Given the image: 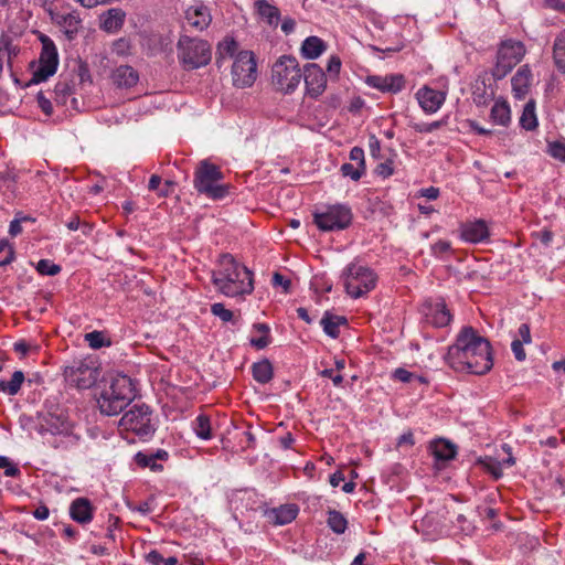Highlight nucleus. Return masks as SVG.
Returning <instances> with one entry per match:
<instances>
[{
	"instance_id": "864d4df0",
	"label": "nucleus",
	"mask_w": 565,
	"mask_h": 565,
	"mask_svg": "<svg viewBox=\"0 0 565 565\" xmlns=\"http://www.w3.org/2000/svg\"><path fill=\"white\" fill-rule=\"evenodd\" d=\"M548 147H550L548 152L553 158L565 162V145L564 143H562L559 141H555V142L550 143Z\"/></svg>"
},
{
	"instance_id": "680f3d73",
	"label": "nucleus",
	"mask_w": 565,
	"mask_h": 565,
	"mask_svg": "<svg viewBox=\"0 0 565 565\" xmlns=\"http://www.w3.org/2000/svg\"><path fill=\"white\" fill-rule=\"evenodd\" d=\"M523 344L520 339H515L511 343L512 352L518 361H524L526 358V353L523 349Z\"/></svg>"
},
{
	"instance_id": "1a4fd4ad",
	"label": "nucleus",
	"mask_w": 565,
	"mask_h": 565,
	"mask_svg": "<svg viewBox=\"0 0 565 565\" xmlns=\"http://www.w3.org/2000/svg\"><path fill=\"white\" fill-rule=\"evenodd\" d=\"M42 51L39 58V67L33 72L30 84H39L56 73L58 66V53L54 42L44 34L40 35Z\"/></svg>"
},
{
	"instance_id": "cd10ccee",
	"label": "nucleus",
	"mask_w": 565,
	"mask_h": 565,
	"mask_svg": "<svg viewBox=\"0 0 565 565\" xmlns=\"http://www.w3.org/2000/svg\"><path fill=\"white\" fill-rule=\"evenodd\" d=\"M323 331L331 338L335 339L339 337V327L347 324V318L343 316H337L330 311H326L321 321Z\"/></svg>"
},
{
	"instance_id": "423d86ee",
	"label": "nucleus",
	"mask_w": 565,
	"mask_h": 565,
	"mask_svg": "<svg viewBox=\"0 0 565 565\" xmlns=\"http://www.w3.org/2000/svg\"><path fill=\"white\" fill-rule=\"evenodd\" d=\"M178 57L186 70L205 66L211 60V49L206 41L182 35L178 41Z\"/></svg>"
},
{
	"instance_id": "72a5a7b5",
	"label": "nucleus",
	"mask_w": 565,
	"mask_h": 565,
	"mask_svg": "<svg viewBox=\"0 0 565 565\" xmlns=\"http://www.w3.org/2000/svg\"><path fill=\"white\" fill-rule=\"evenodd\" d=\"M491 119L493 122L507 126L511 120L510 107L505 100L497 102L491 108Z\"/></svg>"
},
{
	"instance_id": "e2e57ef3",
	"label": "nucleus",
	"mask_w": 565,
	"mask_h": 565,
	"mask_svg": "<svg viewBox=\"0 0 565 565\" xmlns=\"http://www.w3.org/2000/svg\"><path fill=\"white\" fill-rule=\"evenodd\" d=\"M392 163H393V161H391V160H387V161H385V162L380 163V164L376 167L375 172H376L379 175L383 177V178H387V177L392 175V174H393V172H394L393 167H392Z\"/></svg>"
},
{
	"instance_id": "603ef678",
	"label": "nucleus",
	"mask_w": 565,
	"mask_h": 565,
	"mask_svg": "<svg viewBox=\"0 0 565 565\" xmlns=\"http://www.w3.org/2000/svg\"><path fill=\"white\" fill-rule=\"evenodd\" d=\"M447 121L445 119L433 121L430 124H414L412 127L417 132H431L434 130L439 129L440 127L445 126Z\"/></svg>"
},
{
	"instance_id": "9d476101",
	"label": "nucleus",
	"mask_w": 565,
	"mask_h": 565,
	"mask_svg": "<svg viewBox=\"0 0 565 565\" xmlns=\"http://www.w3.org/2000/svg\"><path fill=\"white\" fill-rule=\"evenodd\" d=\"M233 84L237 87H249L257 76L256 61L253 52H239L232 66Z\"/></svg>"
},
{
	"instance_id": "bb28decb",
	"label": "nucleus",
	"mask_w": 565,
	"mask_h": 565,
	"mask_svg": "<svg viewBox=\"0 0 565 565\" xmlns=\"http://www.w3.org/2000/svg\"><path fill=\"white\" fill-rule=\"evenodd\" d=\"M327 50V44L318 36H308L302 45L301 53L308 60L318 58Z\"/></svg>"
},
{
	"instance_id": "ddd939ff",
	"label": "nucleus",
	"mask_w": 565,
	"mask_h": 565,
	"mask_svg": "<svg viewBox=\"0 0 565 565\" xmlns=\"http://www.w3.org/2000/svg\"><path fill=\"white\" fill-rule=\"evenodd\" d=\"M366 83L382 92L397 93L404 87L405 79L402 74L386 76L371 75L366 77Z\"/></svg>"
},
{
	"instance_id": "4d7b16f0",
	"label": "nucleus",
	"mask_w": 565,
	"mask_h": 565,
	"mask_svg": "<svg viewBox=\"0 0 565 565\" xmlns=\"http://www.w3.org/2000/svg\"><path fill=\"white\" fill-rule=\"evenodd\" d=\"M0 468L6 469L4 473L7 476H15L19 473V468L15 467L6 456H0Z\"/></svg>"
},
{
	"instance_id": "7ed1b4c3",
	"label": "nucleus",
	"mask_w": 565,
	"mask_h": 565,
	"mask_svg": "<svg viewBox=\"0 0 565 565\" xmlns=\"http://www.w3.org/2000/svg\"><path fill=\"white\" fill-rule=\"evenodd\" d=\"M132 381L127 375H117L105 387L97 398V404L102 414L106 416L118 415L135 398Z\"/></svg>"
},
{
	"instance_id": "a18cd8bd",
	"label": "nucleus",
	"mask_w": 565,
	"mask_h": 565,
	"mask_svg": "<svg viewBox=\"0 0 565 565\" xmlns=\"http://www.w3.org/2000/svg\"><path fill=\"white\" fill-rule=\"evenodd\" d=\"M14 259V249L8 241H0V266H6Z\"/></svg>"
},
{
	"instance_id": "9b49d317",
	"label": "nucleus",
	"mask_w": 565,
	"mask_h": 565,
	"mask_svg": "<svg viewBox=\"0 0 565 565\" xmlns=\"http://www.w3.org/2000/svg\"><path fill=\"white\" fill-rule=\"evenodd\" d=\"M352 221L351 210L345 205H333L324 213L315 214V223L321 231H339Z\"/></svg>"
},
{
	"instance_id": "7c9ffc66",
	"label": "nucleus",
	"mask_w": 565,
	"mask_h": 565,
	"mask_svg": "<svg viewBox=\"0 0 565 565\" xmlns=\"http://www.w3.org/2000/svg\"><path fill=\"white\" fill-rule=\"evenodd\" d=\"M253 377L260 384H266L273 379V365L267 360L264 359L259 362H256L252 366Z\"/></svg>"
},
{
	"instance_id": "79ce46f5",
	"label": "nucleus",
	"mask_w": 565,
	"mask_h": 565,
	"mask_svg": "<svg viewBox=\"0 0 565 565\" xmlns=\"http://www.w3.org/2000/svg\"><path fill=\"white\" fill-rule=\"evenodd\" d=\"M85 341L92 349H100L103 347H109L110 341L105 337L102 331L88 332L84 335Z\"/></svg>"
},
{
	"instance_id": "09e8293b",
	"label": "nucleus",
	"mask_w": 565,
	"mask_h": 565,
	"mask_svg": "<svg viewBox=\"0 0 565 565\" xmlns=\"http://www.w3.org/2000/svg\"><path fill=\"white\" fill-rule=\"evenodd\" d=\"M131 50V43L126 38H120L116 40L111 45V52L119 55V56H126L130 53Z\"/></svg>"
},
{
	"instance_id": "dca6fc26",
	"label": "nucleus",
	"mask_w": 565,
	"mask_h": 565,
	"mask_svg": "<svg viewBox=\"0 0 565 565\" xmlns=\"http://www.w3.org/2000/svg\"><path fill=\"white\" fill-rule=\"evenodd\" d=\"M417 100L424 111L436 113L445 102V94L428 87L419 89L416 94Z\"/></svg>"
},
{
	"instance_id": "6e6d98bb",
	"label": "nucleus",
	"mask_w": 565,
	"mask_h": 565,
	"mask_svg": "<svg viewBox=\"0 0 565 565\" xmlns=\"http://www.w3.org/2000/svg\"><path fill=\"white\" fill-rule=\"evenodd\" d=\"M341 70V60L337 55H332L328 62L327 71L329 75L332 77H337Z\"/></svg>"
},
{
	"instance_id": "f704fd0d",
	"label": "nucleus",
	"mask_w": 565,
	"mask_h": 565,
	"mask_svg": "<svg viewBox=\"0 0 565 565\" xmlns=\"http://www.w3.org/2000/svg\"><path fill=\"white\" fill-rule=\"evenodd\" d=\"M24 381L22 371H15L9 381L0 380V391L8 395H15Z\"/></svg>"
},
{
	"instance_id": "de8ad7c7",
	"label": "nucleus",
	"mask_w": 565,
	"mask_h": 565,
	"mask_svg": "<svg viewBox=\"0 0 565 565\" xmlns=\"http://www.w3.org/2000/svg\"><path fill=\"white\" fill-rule=\"evenodd\" d=\"M513 67L514 66H512L510 63H507L505 61H501V58L497 56V63H495L494 67L492 68V76L495 79H502L511 72V70Z\"/></svg>"
},
{
	"instance_id": "0eeeda50",
	"label": "nucleus",
	"mask_w": 565,
	"mask_h": 565,
	"mask_svg": "<svg viewBox=\"0 0 565 565\" xmlns=\"http://www.w3.org/2000/svg\"><path fill=\"white\" fill-rule=\"evenodd\" d=\"M119 427L132 431L142 439L150 438L156 431L152 412L146 404H135L119 420Z\"/></svg>"
},
{
	"instance_id": "f257e3e1",
	"label": "nucleus",
	"mask_w": 565,
	"mask_h": 565,
	"mask_svg": "<svg viewBox=\"0 0 565 565\" xmlns=\"http://www.w3.org/2000/svg\"><path fill=\"white\" fill-rule=\"evenodd\" d=\"M446 361L455 371L483 375L493 366L492 347L488 339L467 326L448 348Z\"/></svg>"
},
{
	"instance_id": "a878e982",
	"label": "nucleus",
	"mask_w": 565,
	"mask_h": 565,
	"mask_svg": "<svg viewBox=\"0 0 565 565\" xmlns=\"http://www.w3.org/2000/svg\"><path fill=\"white\" fill-rule=\"evenodd\" d=\"M494 97L492 89L489 90L486 79L479 76L472 84V99L477 106H484Z\"/></svg>"
},
{
	"instance_id": "2eb2a0df",
	"label": "nucleus",
	"mask_w": 565,
	"mask_h": 565,
	"mask_svg": "<svg viewBox=\"0 0 565 565\" xmlns=\"http://www.w3.org/2000/svg\"><path fill=\"white\" fill-rule=\"evenodd\" d=\"M169 457L168 452L163 449L156 451H139L135 455L134 460L140 468H149L151 471L162 470V465L159 461H164Z\"/></svg>"
},
{
	"instance_id": "c756f323",
	"label": "nucleus",
	"mask_w": 565,
	"mask_h": 565,
	"mask_svg": "<svg viewBox=\"0 0 565 565\" xmlns=\"http://www.w3.org/2000/svg\"><path fill=\"white\" fill-rule=\"evenodd\" d=\"M125 12L121 9H110L105 15L102 28L106 32L114 33L121 29L125 21Z\"/></svg>"
},
{
	"instance_id": "8fccbe9b",
	"label": "nucleus",
	"mask_w": 565,
	"mask_h": 565,
	"mask_svg": "<svg viewBox=\"0 0 565 565\" xmlns=\"http://www.w3.org/2000/svg\"><path fill=\"white\" fill-rule=\"evenodd\" d=\"M211 312L224 322H230L233 320V312L226 309L223 303H213L211 307Z\"/></svg>"
},
{
	"instance_id": "a211bd4d",
	"label": "nucleus",
	"mask_w": 565,
	"mask_h": 565,
	"mask_svg": "<svg viewBox=\"0 0 565 565\" xmlns=\"http://www.w3.org/2000/svg\"><path fill=\"white\" fill-rule=\"evenodd\" d=\"M52 20L64 29L66 35L72 39L81 28L82 20L76 11L68 13H51Z\"/></svg>"
},
{
	"instance_id": "5701e85b",
	"label": "nucleus",
	"mask_w": 565,
	"mask_h": 565,
	"mask_svg": "<svg viewBox=\"0 0 565 565\" xmlns=\"http://www.w3.org/2000/svg\"><path fill=\"white\" fill-rule=\"evenodd\" d=\"M461 236L463 239L471 243H479L488 238L489 232L484 221L479 220L473 223L467 224L462 228Z\"/></svg>"
},
{
	"instance_id": "e433bc0d",
	"label": "nucleus",
	"mask_w": 565,
	"mask_h": 565,
	"mask_svg": "<svg viewBox=\"0 0 565 565\" xmlns=\"http://www.w3.org/2000/svg\"><path fill=\"white\" fill-rule=\"evenodd\" d=\"M327 524L334 533L342 534L347 530L348 521L342 513L329 510Z\"/></svg>"
},
{
	"instance_id": "58836bf2",
	"label": "nucleus",
	"mask_w": 565,
	"mask_h": 565,
	"mask_svg": "<svg viewBox=\"0 0 565 565\" xmlns=\"http://www.w3.org/2000/svg\"><path fill=\"white\" fill-rule=\"evenodd\" d=\"M345 475L343 470H338L329 477V482L333 488L341 486V490L345 493H350L354 490L355 483L352 480L345 481Z\"/></svg>"
},
{
	"instance_id": "bf43d9fd",
	"label": "nucleus",
	"mask_w": 565,
	"mask_h": 565,
	"mask_svg": "<svg viewBox=\"0 0 565 565\" xmlns=\"http://www.w3.org/2000/svg\"><path fill=\"white\" fill-rule=\"evenodd\" d=\"M350 159L352 161H356L358 166L365 170V160H364V151L360 147H354L350 151Z\"/></svg>"
},
{
	"instance_id": "4be33fe9",
	"label": "nucleus",
	"mask_w": 565,
	"mask_h": 565,
	"mask_svg": "<svg viewBox=\"0 0 565 565\" xmlns=\"http://www.w3.org/2000/svg\"><path fill=\"white\" fill-rule=\"evenodd\" d=\"M270 342V327L266 323H254L250 330L249 344L257 350H263Z\"/></svg>"
},
{
	"instance_id": "a19ab883",
	"label": "nucleus",
	"mask_w": 565,
	"mask_h": 565,
	"mask_svg": "<svg viewBox=\"0 0 565 565\" xmlns=\"http://www.w3.org/2000/svg\"><path fill=\"white\" fill-rule=\"evenodd\" d=\"M125 499L129 509L137 511L142 515L151 513L154 509L153 498H148L146 501L138 504L134 501V497H125Z\"/></svg>"
},
{
	"instance_id": "5fc2aeb1",
	"label": "nucleus",
	"mask_w": 565,
	"mask_h": 565,
	"mask_svg": "<svg viewBox=\"0 0 565 565\" xmlns=\"http://www.w3.org/2000/svg\"><path fill=\"white\" fill-rule=\"evenodd\" d=\"M301 77H302V74H301L300 70L295 71V73L291 74L290 77L288 75L286 78V79H288V84L285 87V94L294 92L296 89V87L299 85Z\"/></svg>"
},
{
	"instance_id": "c03bdc74",
	"label": "nucleus",
	"mask_w": 565,
	"mask_h": 565,
	"mask_svg": "<svg viewBox=\"0 0 565 565\" xmlns=\"http://www.w3.org/2000/svg\"><path fill=\"white\" fill-rule=\"evenodd\" d=\"M36 270L41 275L55 276L61 271V266L50 259H41L36 264Z\"/></svg>"
},
{
	"instance_id": "3c124183",
	"label": "nucleus",
	"mask_w": 565,
	"mask_h": 565,
	"mask_svg": "<svg viewBox=\"0 0 565 565\" xmlns=\"http://www.w3.org/2000/svg\"><path fill=\"white\" fill-rule=\"evenodd\" d=\"M365 170H362V168L358 167L354 168L351 163H343L341 166V172L344 177H350L353 181H358L361 179L362 174Z\"/></svg>"
},
{
	"instance_id": "ea45409f",
	"label": "nucleus",
	"mask_w": 565,
	"mask_h": 565,
	"mask_svg": "<svg viewBox=\"0 0 565 565\" xmlns=\"http://www.w3.org/2000/svg\"><path fill=\"white\" fill-rule=\"evenodd\" d=\"M488 473H490L494 480H498L502 476L501 462L492 457L479 458L477 461Z\"/></svg>"
},
{
	"instance_id": "39448f33",
	"label": "nucleus",
	"mask_w": 565,
	"mask_h": 565,
	"mask_svg": "<svg viewBox=\"0 0 565 565\" xmlns=\"http://www.w3.org/2000/svg\"><path fill=\"white\" fill-rule=\"evenodd\" d=\"M99 374L100 364L93 355L73 359L63 367V375L67 384L81 390L95 385Z\"/></svg>"
},
{
	"instance_id": "69168bd1",
	"label": "nucleus",
	"mask_w": 565,
	"mask_h": 565,
	"mask_svg": "<svg viewBox=\"0 0 565 565\" xmlns=\"http://www.w3.org/2000/svg\"><path fill=\"white\" fill-rule=\"evenodd\" d=\"M298 512L299 509L296 504H285V524L294 521Z\"/></svg>"
},
{
	"instance_id": "b1692460",
	"label": "nucleus",
	"mask_w": 565,
	"mask_h": 565,
	"mask_svg": "<svg viewBox=\"0 0 565 565\" xmlns=\"http://www.w3.org/2000/svg\"><path fill=\"white\" fill-rule=\"evenodd\" d=\"M427 316L431 317V323L438 328L448 326L451 320V315L443 299L436 301L434 305H429V313H427Z\"/></svg>"
},
{
	"instance_id": "412c9836",
	"label": "nucleus",
	"mask_w": 565,
	"mask_h": 565,
	"mask_svg": "<svg viewBox=\"0 0 565 565\" xmlns=\"http://www.w3.org/2000/svg\"><path fill=\"white\" fill-rule=\"evenodd\" d=\"M531 76L530 67L527 65H522L512 77L511 83L515 98L522 99L526 95L530 87Z\"/></svg>"
},
{
	"instance_id": "6e6552de",
	"label": "nucleus",
	"mask_w": 565,
	"mask_h": 565,
	"mask_svg": "<svg viewBox=\"0 0 565 565\" xmlns=\"http://www.w3.org/2000/svg\"><path fill=\"white\" fill-rule=\"evenodd\" d=\"M342 277L345 290L352 298H359L375 287L376 276L369 267L350 264Z\"/></svg>"
},
{
	"instance_id": "c9c22d12",
	"label": "nucleus",
	"mask_w": 565,
	"mask_h": 565,
	"mask_svg": "<svg viewBox=\"0 0 565 565\" xmlns=\"http://www.w3.org/2000/svg\"><path fill=\"white\" fill-rule=\"evenodd\" d=\"M192 426H193V430H194L195 435L199 438L204 439V440L212 438L211 422H210L209 416H206L204 414L199 415L194 419Z\"/></svg>"
},
{
	"instance_id": "c85d7f7f",
	"label": "nucleus",
	"mask_w": 565,
	"mask_h": 565,
	"mask_svg": "<svg viewBox=\"0 0 565 565\" xmlns=\"http://www.w3.org/2000/svg\"><path fill=\"white\" fill-rule=\"evenodd\" d=\"M255 8L258 15L269 25H277L280 19V12L277 7L271 6L266 0L255 1Z\"/></svg>"
},
{
	"instance_id": "13d9d810",
	"label": "nucleus",
	"mask_w": 565,
	"mask_h": 565,
	"mask_svg": "<svg viewBox=\"0 0 565 565\" xmlns=\"http://www.w3.org/2000/svg\"><path fill=\"white\" fill-rule=\"evenodd\" d=\"M36 100H38L39 107L42 109V111L45 115L52 114V111H53L52 103L42 92H40L38 94Z\"/></svg>"
},
{
	"instance_id": "393cba45",
	"label": "nucleus",
	"mask_w": 565,
	"mask_h": 565,
	"mask_svg": "<svg viewBox=\"0 0 565 565\" xmlns=\"http://www.w3.org/2000/svg\"><path fill=\"white\" fill-rule=\"evenodd\" d=\"M430 449L437 461L451 460L456 457L457 454V447L446 439H438L433 441L430 444Z\"/></svg>"
},
{
	"instance_id": "20e7f679",
	"label": "nucleus",
	"mask_w": 565,
	"mask_h": 565,
	"mask_svg": "<svg viewBox=\"0 0 565 565\" xmlns=\"http://www.w3.org/2000/svg\"><path fill=\"white\" fill-rule=\"evenodd\" d=\"M224 174L221 169L209 160L199 162L193 178V186L211 200H222L230 193V185L222 183Z\"/></svg>"
},
{
	"instance_id": "4c0bfd02",
	"label": "nucleus",
	"mask_w": 565,
	"mask_h": 565,
	"mask_svg": "<svg viewBox=\"0 0 565 565\" xmlns=\"http://www.w3.org/2000/svg\"><path fill=\"white\" fill-rule=\"evenodd\" d=\"M553 56L558 70L565 72V30L555 40Z\"/></svg>"
},
{
	"instance_id": "f3484780",
	"label": "nucleus",
	"mask_w": 565,
	"mask_h": 565,
	"mask_svg": "<svg viewBox=\"0 0 565 565\" xmlns=\"http://www.w3.org/2000/svg\"><path fill=\"white\" fill-rule=\"evenodd\" d=\"M525 47L523 43L518 41H503L498 50V57L501 61H505L510 63L512 66H515L524 56Z\"/></svg>"
},
{
	"instance_id": "0e129e2a",
	"label": "nucleus",
	"mask_w": 565,
	"mask_h": 565,
	"mask_svg": "<svg viewBox=\"0 0 565 565\" xmlns=\"http://www.w3.org/2000/svg\"><path fill=\"white\" fill-rule=\"evenodd\" d=\"M282 66V56L278 57L273 66V84L280 85L282 83V77L280 75L279 68Z\"/></svg>"
},
{
	"instance_id": "774afa93",
	"label": "nucleus",
	"mask_w": 565,
	"mask_h": 565,
	"mask_svg": "<svg viewBox=\"0 0 565 565\" xmlns=\"http://www.w3.org/2000/svg\"><path fill=\"white\" fill-rule=\"evenodd\" d=\"M146 559L152 565H163L164 557L158 551H151L147 554Z\"/></svg>"
},
{
	"instance_id": "473e14b6",
	"label": "nucleus",
	"mask_w": 565,
	"mask_h": 565,
	"mask_svg": "<svg viewBox=\"0 0 565 565\" xmlns=\"http://www.w3.org/2000/svg\"><path fill=\"white\" fill-rule=\"evenodd\" d=\"M520 125L526 130H534L537 127V118L535 114V100L530 99L520 118Z\"/></svg>"
},
{
	"instance_id": "49530a36",
	"label": "nucleus",
	"mask_w": 565,
	"mask_h": 565,
	"mask_svg": "<svg viewBox=\"0 0 565 565\" xmlns=\"http://www.w3.org/2000/svg\"><path fill=\"white\" fill-rule=\"evenodd\" d=\"M72 87L67 82H58L55 85L54 94L55 100L60 104H65L66 98L71 95Z\"/></svg>"
},
{
	"instance_id": "338daca9",
	"label": "nucleus",
	"mask_w": 565,
	"mask_h": 565,
	"mask_svg": "<svg viewBox=\"0 0 565 565\" xmlns=\"http://www.w3.org/2000/svg\"><path fill=\"white\" fill-rule=\"evenodd\" d=\"M266 515L268 520L273 521L275 524H282V510L281 508L271 509L266 511Z\"/></svg>"
},
{
	"instance_id": "4468645a",
	"label": "nucleus",
	"mask_w": 565,
	"mask_h": 565,
	"mask_svg": "<svg viewBox=\"0 0 565 565\" xmlns=\"http://www.w3.org/2000/svg\"><path fill=\"white\" fill-rule=\"evenodd\" d=\"M95 508L92 505L89 500L85 497H78L70 505V516L76 523L82 525L92 522L94 516Z\"/></svg>"
},
{
	"instance_id": "2f4dec72",
	"label": "nucleus",
	"mask_w": 565,
	"mask_h": 565,
	"mask_svg": "<svg viewBox=\"0 0 565 565\" xmlns=\"http://www.w3.org/2000/svg\"><path fill=\"white\" fill-rule=\"evenodd\" d=\"M47 424L52 434L71 435L73 433V423L63 414L51 416Z\"/></svg>"
},
{
	"instance_id": "37998d69",
	"label": "nucleus",
	"mask_w": 565,
	"mask_h": 565,
	"mask_svg": "<svg viewBox=\"0 0 565 565\" xmlns=\"http://www.w3.org/2000/svg\"><path fill=\"white\" fill-rule=\"evenodd\" d=\"M237 50V42L233 38H225L217 46V53L221 57H232Z\"/></svg>"
},
{
	"instance_id": "aec40b11",
	"label": "nucleus",
	"mask_w": 565,
	"mask_h": 565,
	"mask_svg": "<svg viewBox=\"0 0 565 565\" xmlns=\"http://www.w3.org/2000/svg\"><path fill=\"white\" fill-rule=\"evenodd\" d=\"M111 79L117 87L130 88L138 83L139 75L134 67L129 65H120L114 70Z\"/></svg>"
},
{
	"instance_id": "052dcab7",
	"label": "nucleus",
	"mask_w": 565,
	"mask_h": 565,
	"mask_svg": "<svg viewBox=\"0 0 565 565\" xmlns=\"http://www.w3.org/2000/svg\"><path fill=\"white\" fill-rule=\"evenodd\" d=\"M393 377L395 380H398V381L403 382V383H409L415 377V374L409 372V371H407L406 369L398 367V369H396L394 371Z\"/></svg>"
},
{
	"instance_id": "f03ea898",
	"label": "nucleus",
	"mask_w": 565,
	"mask_h": 565,
	"mask_svg": "<svg viewBox=\"0 0 565 565\" xmlns=\"http://www.w3.org/2000/svg\"><path fill=\"white\" fill-rule=\"evenodd\" d=\"M212 281L226 297H237L253 291L252 273L231 255L221 256L220 268L213 271Z\"/></svg>"
},
{
	"instance_id": "6ab92c4d",
	"label": "nucleus",
	"mask_w": 565,
	"mask_h": 565,
	"mask_svg": "<svg viewBox=\"0 0 565 565\" xmlns=\"http://www.w3.org/2000/svg\"><path fill=\"white\" fill-rule=\"evenodd\" d=\"M186 23L198 31H203L211 23V14L206 7H191L185 11Z\"/></svg>"
},
{
	"instance_id": "f8f14e48",
	"label": "nucleus",
	"mask_w": 565,
	"mask_h": 565,
	"mask_svg": "<svg viewBox=\"0 0 565 565\" xmlns=\"http://www.w3.org/2000/svg\"><path fill=\"white\" fill-rule=\"evenodd\" d=\"M303 78L307 92L311 97H318L324 92L327 86V77L318 64H307L303 70Z\"/></svg>"
}]
</instances>
